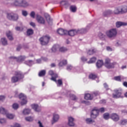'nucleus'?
Listing matches in <instances>:
<instances>
[{"mask_svg":"<svg viewBox=\"0 0 127 127\" xmlns=\"http://www.w3.org/2000/svg\"><path fill=\"white\" fill-rule=\"evenodd\" d=\"M90 28L89 26L86 27V29H81L80 30H71L69 31H67V34L69 35V36H74V35H76V34H78V33H86L87 31H88V29Z\"/></svg>","mask_w":127,"mask_h":127,"instance_id":"obj_1","label":"nucleus"},{"mask_svg":"<svg viewBox=\"0 0 127 127\" xmlns=\"http://www.w3.org/2000/svg\"><path fill=\"white\" fill-rule=\"evenodd\" d=\"M14 75L11 78L12 83H16L19 80L23 78V73L20 71H15Z\"/></svg>","mask_w":127,"mask_h":127,"instance_id":"obj_2","label":"nucleus"},{"mask_svg":"<svg viewBox=\"0 0 127 127\" xmlns=\"http://www.w3.org/2000/svg\"><path fill=\"white\" fill-rule=\"evenodd\" d=\"M50 40V37L48 35L44 36L40 38L39 41L42 45H47Z\"/></svg>","mask_w":127,"mask_h":127,"instance_id":"obj_3","label":"nucleus"},{"mask_svg":"<svg viewBox=\"0 0 127 127\" xmlns=\"http://www.w3.org/2000/svg\"><path fill=\"white\" fill-rule=\"evenodd\" d=\"M118 32H117V29H111L106 32L107 36L109 37V38H112V37H115L117 36Z\"/></svg>","mask_w":127,"mask_h":127,"instance_id":"obj_4","label":"nucleus"},{"mask_svg":"<svg viewBox=\"0 0 127 127\" xmlns=\"http://www.w3.org/2000/svg\"><path fill=\"white\" fill-rule=\"evenodd\" d=\"M115 65H117V63H111V60L110 59H106L105 66L110 69L111 68H114L115 67Z\"/></svg>","mask_w":127,"mask_h":127,"instance_id":"obj_5","label":"nucleus"},{"mask_svg":"<svg viewBox=\"0 0 127 127\" xmlns=\"http://www.w3.org/2000/svg\"><path fill=\"white\" fill-rule=\"evenodd\" d=\"M19 98L20 100H21V105L23 106V105H25L26 103H27V100H26V96L24 95V94L21 93L19 95Z\"/></svg>","mask_w":127,"mask_h":127,"instance_id":"obj_6","label":"nucleus"},{"mask_svg":"<svg viewBox=\"0 0 127 127\" xmlns=\"http://www.w3.org/2000/svg\"><path fill=\"white\" fill-rule=\"evenodd\" d=\"M116 94H113V98L114 99H118V98H124V96L122 94V90H115Z\"/></svg>","mask_w":127,"mask_h":127,"instance_id":"obj_7","label":"nucleus"},{"mask_svg":"<svg viewBox=\"0 0 127 127\" xmlns=\"http://www.w3.org/2000/svg\"><path fill=\"white\" fill-rule=\"evenodd\" d=\"M49 74L52 76L51 80H52V81H54L56 83H57V80H56V78L58 77V75L54 73V72H53V70H50L49 71Z\"/></svg>","mask_w":127,"mask_h":127,"instance_id":"obj_8","label":"nucleus"},{"mask_svg":"<svg viewBox=\"0 0 127 127\" xmlns=\"http://www.w3.org/2000/svg\"><path fill=\"white\" fill-rule=\"evenodd\" d=\"M14 5H20L21 6H23V7H26V6H28V3H27V2H26V1L25 0H22L20 4L18 2V1H16L14 3Z\"/></svg>","mask_w":127,"mask_h":127,"instance_id":"obj_9","label":"nucleus"},{"mask_svg":"<svg viewBox=\"0 0 127 127\" xmlns=\"http://www.w3.org/2000/svg\"><path fill=\"white\" fill-rule=\"evenodd\" d=\"M98 115H99V110L96 109V108H94L91 111V117L92 118V119H96V118L98 117Z\"/></svg>","mask_w":127,"mask_h":127,"instance_id":"obj_10","label":"nucleus"},{"mask_svg":"<svg viewBox=\"0 0 127 127\" xmlns=\"http://www.w3.org/2000/svg\"><path fill=\"white\" fill-rule=\"evenodd\" d=\"M68 126H69V127H74V126H75V120L72 117H68Z\"/></svg>","mask_w":127,"mask_h":127,"instance_id":"obj_11","label":"nucleus"},{"mask_svg":"<svg viewBox=\"0 0 127 127\" xmlns=\"http://www.w3.org/2000/svg\"><path fill=\"white\" fill-rule=\"evenodd\" d=\"M110 117L114 122H118V121L120 120V117H119V115H117V114H112Z\"/></svg>","mask_w":127,"mask_h":127,"instance_id":"obj_12","label":"nucleus"},{"mask_svg":"<svg viewBox=\"0 0 127 127\" xmlns=\"http://www.w3.org/2000/svg\"><path fill=\"white\" fill-rule=\"evenodd\" d=\"M10 59H15L17 62H21V61H23L24 59H25V56H20L18 58H16L14 57H11Z\"/></svg>","mask_w":127,"mask_h":127,"instance_id":"obj_13","label":"nucleus"},{"mask_svg":"<svg viewBox=\"0 0 127 127\" xmlns=\"http://www.w3.org/2000/svg\"><path fill=\"white\" fill-rule=\"evenodd\" d=\"M36 19L39 23H41L42 24H44V23H45V20L43 17L37 16Z\"/></svg>","mask_w":127,"mask_h":127,"instance_id":"obj_14","label":"nucleus"},{"mask_svg":"<svg viewBox=\"0 0 127 127\" xmlns=\"http://www.w3.org/2000/svg\"><path fill=\"white\" fill-rule=\"evenodd\" d=\"M113 13L115 14H122V8L121 6L117 7L114 10Z\"/></svg>","mask_w":127,"mask_h":127,"instance_id":"obj_15","label":"nucleus"},{"mask_svg":"<svg viewBox=\"0 0 127 127\" xmlns=\"http://www.w3.org/2000/svg\"><path fill=\"white\" fill-rule=\"evenodd\" d=\"M57 32L60 35H64V34H67L68 33V31L64 30L63 29H59Z\"/></svg>","mask_w":127,"mask_h":127,"instance_id":"obj_16","label":"nucleus"},{"mask_svg":"<svg viewBox=\"0 0 127 127\" xmlns=\"http://www.w3.org/2000/svg\"><path fill=\"white\" fill-rule=\"evenodd\" d=\"M127 23L124 22H117L116 23V27L119 28L121 27V26H127Z\"/></svg>","mask_w":127,"mask_h":127,"instance_id":"obj_17","label":"nucleus"},{"mask_svg":"<svg viewBox=\"0 0 127 127\" xmlns=\"http://www.w3.org/2000/svg\"><path fill=\"white\" fill-rule=\"evenodd\" d=\"M58 120H59V115H58L57 114H54L53 121L52 122V124L53 125V124H54V123H56V122H58Z\"/></svg>","mask_w":127,"mask_h":127,"instance_id":"obj_18","label":"nucleus"},{"mask_svg":"<svg viewBox=\"0 0 127 127\" xmlns=\"http://www.w3.org/2000/svg\"><path fill=\"white\" fill-rule=\"evenodd\" d=\"M125 79H126V78L122 76H115L114 77V80L118 81L119 82H122V81H124Z\"/></svg>","mask_w":127,"mask_h":127,"instance_id":"obj_19","label":"nucleus"},{"mask_svg":"<svg viewBox=\"0 0 127 127\" xmlns=\"http://www.w3.org/2000/svg\"><path fill=\"white\" fill-rule=\"evenodd\" d=\"M31 107L35 112H40L41 109L38 107V105L37 104H33L31 105Z\"/></svg>","mask_w":127,"mask_h":127,"instance_id":"obj_20","label":"nucleus"},{"mask_svg":"<svg viewBox=\"0 0 127 127\" xmlns=\"http://www.w3.org/2000/svg\"><path fill=\"white\" fill-rule=\"evenodd\" d=\"M6 34L9 40H13V38L12 37V33L11 32H10V31H7Z\"/></svg>","mask_w":127,"mask_h":127,"instance_id":"obj_21","label":"nucleus"},{"mask_svg":"<svg viewBox=\"0 0 127 127\" xmlns=\"http://www.w3.org/2000/svg\"><path fill=\"white\" fill-rule=\"evenodd\" d=\"M104 65V63L103 62V60H99L97 61L96 63V66L97 68H101L102 66Z\"/></svg>","mask_w":127,"mask_h":127,"instance_id":"obj_22","label":"nucleus"},{"mask_svg":"<svg viewBox=\"0 0 127 127\" xmlns=\"http://www.w3.org/2000/svg\"><path fill=\"white\" fill-rule=\"evenodd\" d=\"M121 6L122 14L124 13H126V12H127V6L124 5V6Z\"/></svg>","mask_w":127,"mask_h":127,"instance_id":"obj_23","label":"nucleus"},{"mask_svg":"<svg viewBox=\"0 0 127 127\" xmlns=\"http://www.w3.org/2000/svg\"><path fill=\"white\" fill-rule=\"evenodd\" d=\"M95 52H96V49L94 48H91L87 51V55H93V54H94Z\"/></svg>","mask_w":127,"mask_h":127,"instance_id":"obj_24","label":"nucleus"},{"mask_svg":"<svg viewBox=\"0 0 127 127\" xmlns=\"http://www.w3.org/2000/svg\"><path fill=\"white\" fill-rule=\"evenodd\" d=\"M66 64H67V61L63 60L59 64V66H60V67H63V66H65V65H66Z\"/></svg>","mask_w":127,"mask_h":127,"instance_id":"obj_25","label":"nucleus"},{"mask_svg":"<svg viewBox=\"0 0 127 127\" xmlns=\"http://www.w3.org/2000/svg\"><path fill=\"white\" fill-rule=\"evenodd\" d=\"M114 12L112 10H107L103 12V15H110V14H113Z\"/></svg>","mask_w":127,"mask_h":127,"instance_id":"obj_26","label":"nucleus"},{"mask_svg":"<svg viewBox=\"0 0 127 127\" xmlns=\"http://www.w3.org/2000/svg\"><path fill=\"white\" fill-rule=\"evenodd\" d=\"M0 114L2 115H6L7 114V110H5L2 107L0 108Z\"/></svg>","mask_w":127,"mask_h":127,"instance_id":"obj_27","label":"nucleus"},{"mask_svg":"<svg viewBox=\"0 0 127 127\" xmlns=\"http://www.w3.org/2000/svg\"><path fill=\"white\" fill-rule=\"evenodd\" d=\"M84 99L85 100H92L93 99V97L91 96V94L87 93L85 94L84 96Z\"/></svg>","mask_w":127,"mask_h":127,"instance_id":"obj_28","label":"nucleus"},{"mask_svg":"<svg viewBox=\"0 0 127 127\" xmlns=\"http://www.w3.org/2000/svg\"><path fill=\"white\" fill-rule=\"evenodd\" d=\"M7 17L8 19L12 20L13 21H15V20H17V19H18V17L17 16H8Z\"/></svg>","mask_w":127,"mask_h":127,"instance_id":"obj_29","label":"nucleus"},{"mask_svg":"<svg viewBox=\"0 0 127 127\" xmlns=\"http://www.w3.org/2000/svg\"><path fill=\"white\" fill-rule=\"evenodd\" d=\"M86 123L88 125H90L91 124H93V123H95V121L92 120L91 118H87L86 119Z\"/></svg>","mask_w":127,"mask_h":127,"instance_id":"obj_30","label":"nucleus"},{"mask_svg":"<svg viewBox=\"0 0 127 127\" xmlns=\"http://www.w3.org/2000/svg\"><path fill=\"white\" fill-rule=\"evenodd\" d=\"M45 74H46V71L45 70H42L39 73V77H43V76H45Z\"/></svg>","mask_w":127,"mask_h":127,"instance_id":"obj_31","label":"nucleus"},{"mask_svg":"<svg viewBox=\"0 0 127 127\" xmlns=\"http://www.w3.org/2000/svg\"><path fill=\"white\" fill-rule=\"evenodd\" d=\"M6 117L7 119H9L10 120H12L13 118H14V115L7 113L6 114Z\"/></svg>","mask_w":127,"mask_h":127,"instance_id":"obj_32","label":"nucleus"},{"mask_svg":"<svg viewBox=\"0 0 127 127\" xmlns=\"http://www.w3.org/2000/svg\"><path fill=\"white\" fill-rule=\"evenodd\" d=\"M58 48H59V45H55L52 48V51L53 52H56V51H57V49H58Z\"/></svg>","mask_w":127,"mask_h":127,"instance_id":"obj_33","label":"nucleus"},{"mask_svg":"<svg viewBox=\"0 0 127 127\" xmlns=\"http://www.w3.org/2000/svg\"><path fill=\"white\" fill-rule=\"evenodd\" d=\"M1 42L2 45H7V40L5 38H2L1 39Z\"/></svg>","mask_w":127,"mask_h":127,"instance_id":"obj_34","label":"nucleus"},{"mask_svg":"<svg viewBox=\"0 0 127 127\" xmlns=\"http://www.w3.org/2000/svg\"><path fill=\"white\" fill-rule=\"evenodd\" d=\"M46 20L49 24H52L53 20L50 16L46 17Z\"/></svg>","mask_w":127,"mask_h":127,"instance_id":"obj_35","label":"nucleus"},{"mask_svg":"<svg viewBox=\"0 0 127 127\" xmlns=\"http://www.w3.org/2000/svg\"><path fill=\"white\" fill-rule=\"evenodd\" d=\"M96 60H97V59L95 57H93L91 58L89 62H88V64H91V63H95L96 62Z\"/></svg>","mask_w":127,"mask_h":127,"instance_id":"obj_36","label":"nucleus"},{"mask_svg":"<svg viewBox=\"0 0 127 127\" xmlns=\"http://www.w3.org/2000/svg\"><path fill=\"white\" fill-rule=\"evenodd\" d=\"M120 125L122 126H125V125H127V120H122L120 122Z\"/></svg>","mask_w":127,"mask_h":127,"instance_id":"obj_37","label":"nucleus"},{"mask_svg":"<svg viewBox=\"0 0 127 127\" xmlns=\"http://www.w3.org/2000/svg\"><path fill=\"white\" fill-rule=\"evenodd\" d=\"M30 113V109H24L23 111V114L24 115H28Z\"/></svg>","mask_w":127,"mask_h":127,"instance_id":"obj_38","label":"nucleus"},{"mask_svg":"<svg viewBox=\"0 0 127 127\" xmlns=\"http://www.w3.org/2000/svg\"><path fill=\"white\" fill-rule=\"evenodd\" d=\"M27 35H32L33 34V30L32 29H29L27 31Z\"/></svg>","mask_w":127,"mask_h":127,"instance_id":"obj_39","label":"nucleus"},{"mask_svg":"<svg viewBox=\"0 0 127 127\" xmlns=\"http://www.w3.org/2000/svg\"><path fill=\"white\" fill-rule=\"evenodd\" d=\"M61 5H64V6H68V1L63 0L61 2Z\"/></svg>","mask_w":127,"mask_h":127,"instance_id":"obj_40","label":"nucleus"},{"mask_svg":"<svg viewBox=\"0 0 127 127\" xmlns=\"http://www.w3.org/2000/svg\"><path fill=\"white\" fill-rule=\"evenodd\" d=\"M25 63L28 66H31V65L33 64V61L31 60H29V61H26Z\"/></svg>","mask_w":127,"mask_h":127,"instance_id":"obj_41","label":"nucleus"},{"mask_svg":"<svg viewBox=\"0 0 127 127\" xmlns=\"http://www.w3.org/2000/svg\"><path fill=\"white\" fill-rule=\"evenodd\" d=\"M7 16H14L15 15V13H14V12H8L6 13Z\"/></svg>","mask_w":127,"mask_h":127,"instance_id":"obj_42","label":"nucleus"},{"mask_svg":"<svg viewBox=\"0 0 127 127\" xmlns=\"http://www.w3.org/2000/svg\"><path fill=\"white\" fill-rule=\"evenodd\" d=\"M103 118L105 120H109L110 119V114L109 113H105L103 115Z\"/></svg>","mask_w":127,"mask_h":127,"instance_id":"obj_43","label":"nucleus"},{"mask_svg":"<svg viewBox=\"0 0 127 127\" xmlns=\"http://www.w3.org/2000/svg\"><path fill=\"white\" fill-rule=\"evenodd\" d=\"M70 9L72 12H75L77 10V7L75 6H70Z\"/></svg>","mask_w":127,"mask_h":127,"instance_id":"obj_44","label":"nucleus"},{"mask_svg":"<svg viewBox=\"0 0 127 127\" xmlns=\"http://www.w3.org/2000/svg\"><path fill=\"white\" fill-rule=\"evenodd\" d=\"M19 107V105L17 104V103H14L12 105V108L14 110H17Z\"/></svg>","mask_w":127,"mask_h":127,"instance_id":"obj_45","label":"nucleus"},{"mask_svg":"<svg viewBox=\"0 0 127 127\" xmlns=\"http://www.w3.org/2000/svg\"><path fill=\"white\" fill-rule=\"evenodd\" d=\"M59 50L61 52H65L67 51V49L66 48L62 47L59 48Z\"/></svg>","mask_w":127,"mask_h":127,"instance_id":"obj_46","label":"nucleus"},{"mask_svg":"<svg viewBox=\"0 0 127 127\" xmlns=\"http://www.w3.org/2000/svg\"><path fill=\"white\" fill-rule=\"evenodd\" d=\"M89 77L90 79H92L93 80H94V79H96V78H97V75L94 74H90Z\"/></svg>","mask_w":127,"mask_h":127,"instance_id":"obj_47","label":"nucleus"},{"mask_svg":"<svg viewBox=\"0 0 127 127\" xmlns=\"http://www.w3.org/2000/svg\"><path fill=\"white\" fill-rule=\"evenodd\" d=\"M26 121H27V122H32V121H33V118L31 117H28L25 118Z\"/></svg>","mask_w":127,"mask_h":127,"instance_id":"obj_48","label":"nucleus"},{"mask_svg":"<svg viewBox=\"0 0 127 127\" xmlns=\"http://www.w3.org/2000/svg\"><path fill=\"white\" fill-rule=\"evenodd\" d=\"M98 36L99 37V38H100L101 39H103L105 38L104 35H103V33H99L98 34Z\"/></svg>","mask_w":127,"mask_h":127,"instance_id":"obj_49","label":"nucleus"},{"mask_svg":"<svg viewBox=\"0 0 127 127\" xmlns=\"http://www.w3.org/2000/svg\"><path fill=\"white\" fill-rule=\"evenodd\" d=\"M70 97L71 99L72 100H73V101L77 100V97H76V96H75L74 95H70Z\"/></svg>","mask_w":127,"mask_h":127,"instance_id":"obj_50","label":"nucleus"},{"mask_svg":"<svg viewBox=\"0 0 127 127\" xmlns=\"http://www.w3.org/2000/svg\"><path fill=\"white\" fill-rule=\"evenodd\" d=\"M72 69H73V66H72V65H67V70H68V71H70V70H72Z\"/></svg>","mask_w":127,"mask_h":127,"instance_id":"obj_51","label":"nucleus"},{"mask_svg":"<svg viewBox=\"0 0 127 127\" xmlns=\"http://www.w3.org/2000/svg\"><path fill=\"white\" fill-rule=\"evenodd\" d=\"M22 15H23L24 16H26L28 13H27L26 11L23 10L22 11Z\"/></svg>","mask_w":127,"mask_h":127,"instance_id":"obj_52","label":"nucleus"},{"mask_svg":"<svg viewBox=\"0 0 127 127\" xmlns=\"http://www.w3.org/2000/svg\"><path fill=\"white\" fill-rule=\"evenodd\" d=\"M6 121L4 119H0V124H4L5 123Z\"/></svg>","mask_w":127,"mask_h":127,"instance_id":"obj_53","label":"nucleus"},{"mask_svg":"<svg viewBox=\"0 0 127 127\" xmlns=\"http://www.w3.org/2000/svg\"><path fill=\"white\" fill-rule=\"evenodd\" d=\"M58 85H59V86H61V85H62V84H63L62 80L59 79L58 80Z\"/></svg>","mask_w":127,"mask_h":127,"instance_id":"obj_54","label":"nucleus"},{"mask_svg":"<svg viewBox=\"0 0 127 127\" xmlns=\"http://www.w3.org/2000/svg\"><path fill=\"white\" fill-rule=\"evenodd\" d=\"M98 95H100V92L98 91L94 92L93 94V96H98Z\"/></svg>","mask_w":127,"mask_h":127,"instance_id":"obj_55","label":"nucleus"},{"mask_svg":"<svg viewBox=\"0 0 127 127\" xmlns=\"http://www.w3.org/2000/svg\"><path fill=\"white\" fill-rule=\"evenodd\" d=\"M101 112V113H104L105 112V108H101L99 110H98V112Z\"/></svg>","mask_w":127,"mask_h":127,"instance_id":"obj_56","label":"nucleus"},{"mask_svg":"<svg viewBox=\"0 0 127 127\" xmlns=\"http://www.w3.org/2000/svg\"><path fill=\"white\" fill-rule=\"evenodd\" d=\"M35 12H34V11L31 12L30 14V16H35Z\"/></svg>","mask_w":127,"mask_h":127,"instance_id":"obj_57","label":"nucleus"},{"mask_svg":"<svg viewBox=\"0 0 127 127\" xmlns=\"http://www.w3.org/2000/svg\"><path fill=\"white\" fill-rule=\"evenodd\" d=\"M42 14L44 16H49V14L45 12H43Z\"/></svg>","mask_w":127,"mask_h":127,"instance_id":"obj_58","label":"nucleus"},{"mask_svg":"<svg viewBox=\"0 0 127 127\" xmlns=\"http://www.w3.org/2000/svg\"><path fill=\"white\" fill-rule=\"evenodd\" d=\"M15 29L17 31H22V29H21L20 27H16L15 28Z\"/></svg>","mask_w":127,"mask_h":127,"instance_id":"obj_59","label":"nucleus"},{"mask_svg":"<svg viewBox=\"0 0 127 127\" xmlns=\"http://www.w3.org/2000/svg\"><path fill=\"white\" fill-rule=\"evenodd\" d=\"M104 87L106 89V90H109V86L106 83L104 84Z\"/></svg>","mask_w":127,"mask_h":127,"instance_id":"obj_60","label":"nucleus"},{"mask_svg":"<svg viewBox=\"0 0 127 127\" xmlns=\"http://www.w3.org/2000/svg\"><path fill=\"white\" fill-rule=\"evenodd\" d=\"M4 96H0V101H2L3 100H4L5 99Z\"/></svg>","mask_w":127,"mask_h":127,"instance_id":"obj_61","label":"nucleus"},{"mask_svg":"<svg viewBox=\"0 0 127 127\" xmlns=\"http://www.w3.org/2000/svg\"><path fill=\"white\" fill-rule=\"evenodd\" d=\"M11 127H20V125L18 124H15L14 126H11Z\"/></svg>","mask_w":127,"mask_h":127,"instance_id":"obj_62","label":"nucleus"},{"mask_svg":"<svg viewBox=\"0 0 127 127\" xmlns=\"http://www.w3.org/2000/svg\"><path fill=\"white\" fill-rule=\"evenodd\" d=\"M38 124H39V127H43V125H42V123H41V122L40 121L38 122Z\"/></svg>","mask_w":127,"mask_h":127,"instance_id":"obj_63","label":"nucleus"},{"mask_svg":"<svg viewBox=\"0 0 127 127\" xmlns=\"http://www.w3.org/2000/svg\"><path fill=\"white\" fill-rule=\"evenodd\" d=\"M30 25L33 27H35V23H34V22L30 23Z\"/></svg>","mask_w":127,"mask_h":127,"instance_id":"obj_64","label":"nucleus"}]
</instances>
